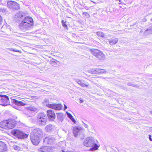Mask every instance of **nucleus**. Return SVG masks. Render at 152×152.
<instances>
[{"instance_id": "nucleus-1", "label": "nucleus", "mask_w": 152, "mask_h": 152, "mask_svg": "<svg viewBox=\"0 0 152 152\" xmlns=\"http://www.w3.org/2000/svg\"><path fill=\"white\" fill-rule=\"evenodd\" d=\"M84 145L87 147H91L90 150L91 151H94L97 150L99 147L95 143L94 138L92 137H86L83 142Z\"/></svg>"}, {"instance_id": "nucleus-2", "label": "nucleus", "mask_w": 152, "mask_h": 152, "mask_svg": "<svg viewBox=\"0 0 152 152\" xmlns=\"http://www.w3.org/2000/svg\"><path fill=\"white\" fill-rule=\"evenodd\" d=\"M33 25L32 18L30 17H26L22 20L19 25L20 27L22 29H28Z\"/></svg>"}, {"instance_id": "nucleus-3", "label": "nucleus", "mask_w": 152, "mask_h": 152, "mask_svg": "<svg viewBox=\"0 0 152 152\" xmlns=\"http://www.w3.org/2000/svg\"><path fill=\"white\" fill-rule=\"evenodd\" d=\"M16 124L15 120L9 119L0 123V127L5 129H8L13 128Z\"/></svg>"}, {"instance_id": "nucleus-4", "label": "nucleus", "mask_w": 152, "mask_h": 152, "mask_svg": "<svg viewBox=\"0 0 152 152\" xmlns=\"http://www.w3.org/2000/svg\"><path fill=\"white\" fill-rule=\"evenodd\" d=\"M92 54L100 60L104 59V55L101 51L96 49H94L91 50Z\"/></svg>"}, {"instance_id": "nucleus-5", "label": "nucleus", "mask_w": 152, "mask_h": 152, "mask_svg": "<svg viewBox=\"0 0 152 152\" xmlns=\"http://www.w3.org/2000/svg\"><path fill=\"white\" fill-rule=\"evenodd\" d=\"M0 100L1 102V104L4 106L8 105L10 103L8 97L6 95H0Z\"/></svg>"}, {"instance_id": "nucleus-6", "label": "nucleus", "mask_w": 152, "mask_h": 152, "mask_svg": "<svg viewBox=\"0 0 152 152\" xmlns=\"http://www.w3.org/2000/svg\"><path fill=\"white\" fill-rule=\"evenodd\" d=\"M7 6L10 8L16 10H18L20 8L19 5L18 4L12 1L8 2Z\"/></svg>"}, {"instance_id": "nucleus-7", "label": "nucleus", "mask_w": 152, "mask_h": 152, "mask_svg": "<svg viewBox=\"0 0 152 152\" xmlns=\"http://www.w3.org/2000/svg\"><path fill=\"white\" fill-rule=\"evenodd\" d=\"M46 106L50 108L57 110H61L62 107L61 104H46Z\"/></svg>"}, {"instance_id": "nucleus-8", "label": "nucleus", "mask_w": 152, "mask_h": 152, "mask_svg": "<svg viewBox=\"0 0 152 152\" xmlns=\"http://www.w3.org/2000/svg\"><path fill=\"white\" fill-rule=\"evenodd\" d=\"M89 72L90 73L94 74H102L106 72L105 69H93L90 70Z\"/></svg>"}, {"instance_id": "nucleus-9", "label": "nucleus", "mask_w": 152, "mask_h": 152, "mask_svg": "<svg viewBox=\"0 0 152 152\" xmlns=\"http://www.w3.org/2000/svg\"><path fill=\"white\" fill-rule=\"evenodd\" d=\"M47 115L48 118L51 121H53L56 118V115L54 111L50 110L47 111Z\"/></svg>"}, {"instance_id": "nucleus-10", "label": "nucleus", "mask_w": 152, "mask_h": 152, "mask_svg": "<svg viewBox=\"0 0 152 152\" xmlns=\"http://www.w3.org/2000/svg\"><path fill=\"white\" fill-rule=\"evenodd\" d=\"M30 138L33 144L34 145H38L37 137L32 133L30 134Z\"/></svg>"}, {"instance_id": "nucleus-11", "label": "nucleus", "mask_w": 152, "mask_h": 152, "mask_svg": "<svg viewBox=\"0 0 152 152\" xmlns=\"http://www.w3.org/2000/svg\"><path fill=\"white\" fill-rule=\"evenodd\" d=\"M83 129L79 126H75L73 128V133L75 137H76L79 132Z\"/></svg>"}, {"instance_id": "nucleus-12", "label": "nucleus", "mask_w": 152, "mask_h": 152, "mask_svg": "<svg viewBox=\"0 0 152 152\" xmlns=\"http://www.w3.org/2000/svg\"><path fill=\"white\" fill-rule=\"evenodd\" d=\"M55 139L52 137L48 136L45 138L44 142L48 144H51L54 142Z\"/></svg>"}, {"instance_id": "nucleus-13", "label": "nucleus", "mask_w": 152, "mask_h": 152, "mask_svg": "<svg viewBox=\"0 0 152 152\" xmlns=\"http://www.w3.org/2000/svg\"><path fill=\"white\" fill-rule=\"evenodd\" d=\"M7 150V147L6 144L0 141V152H6Z\"/></svg>"}, {"instance_id": "nucleus-14", "label": "nucleus", "mask_w": 152, "mask_h": 152, "mask_svg": "<svg viewBox=\"0 0 152 152\" xmlns=\"http://www.w3.org/2000/svg\"><path fill=\"white\" fill-rule=\"evenodd\" d=\"M47 121V118H39V126H44L46 124Z\"/></svg>"}, {"instance_id": "nucleus-15", "label": "nucleus", "mask_w": 152, "mask_h": 152, "mask_svg": "<svg viewBox=\"0 0 152 152\" xmlns=\"http://www.w3.org/2000/svg\"><path fill=\"white\" fill-rule=\"evenodd\" d=\"M45 129L47 132H53V130H56L55 126L51 125H49L47 126L46 127Z\"/></svg>"}, {"instance_id": "nucleus-16", "label": "nucleus", "mask_w": 152, "mask_h": 152, "mask_svg": "<svg viewBox=\"0 0 152 152\" xmlns=\"http://www.w3.org/2000/svg\"><path fill=\"white\" fill-rule=\"evenodd\" d=\"M75 81L78 84L80 85L82 87H88L89 85V84L88 83H83L84 81L83 80H79L78 79H76L75 80Z\"/></svg>"}, {"instance_id": "nucleus-17", "label": "nucleus", "mask_w": 152, "mask_h": 152, "mask_svg": "<svg viewBox=\"0 0 152 152\" xmlns=\"http://www.w3.org/2000/svg\"><path fill=\"white\" fill-rule=\"evenodd\" d=\"M108 42L110 45H113L116 43L118 41V39L115 38L114 39H108Z\"/></svg>"}, {"instance_id": "nucleus-18", "label": "nucleus", "mask_w": 152, "mask_h": 152, "mask_svg": "<svg viewBox=\"0 0 152 152\" xmlns=\"http://www.w3.org/2000/svg\"><path fill=\"white\" fill-rule=\"evenodd\" d=\"M12 102L13 103L18 106H24L26 104L25 103L22 102L18 101L15 99H13L12 100Z\"/></svg>"}, {"instance_id": "nucleus-19", "label": "nucleus", "mask_w": 152, "mask_h": 152, "mask_svg": "<svg viewBox=\"0 0 152 152\" xmlns=\"http://www.w3.org/2000/svg\"><path fill=\"white\" fill-rule=\"evenodd\" d=\"M28 137V135L25 133L20 131V133L18 135V138L20 139Z\"/></svg>"}, {"instance_id": "nucleus-20", "label": "nucleus", "mask_w": 152, "mask_h": 152, "mask_svg": "<svg viewBox=\"0 0 152 152\" xmlns=\"http://www.w3.org/2000/svg\"><path fill=\"white\" fill-rule=\"evenodd\" d=\"M28 137V135L25 133L20 131V133L18 135V138L20 139Z\"/></svg>"}, {"instance_id": "nucleus-21", "label": "nucleus", "mask_w": 152, "mask_h": 152, "mask_svg": "<svg viewBox=\"0 0 152 152\" xmlns=\"http://www.w3.org/2000/svg\"><path fill=\"white\" fill-rule=\"evenodd\" d=\"M41 152H49V148L47 146H42L40 150Z\"/></svg>"}, {"instance_id": "nucleus-22", "label": "nucleus", "mask_w": 152, "mask_h": 152, "mask_svg": "<svg viewBox=\"0 0 152 152\" xmlns=\"http://www.w3.org/2000/svg\"><path fill=\"white\" fill-rule=\"evenodd\" d=\"M20 131L18 130H13L12 131L11 133L13 135L18 137Z\"/></svg>"}, {"instance_id": "nucleus-23", "label": "nucleus", "mask_w": 152, "mask_h": 152, "mask_svg": "<svg viewBox=\"0 0 152 152\" xmlns=\"http://www.w3.org/2000/svg\"><path fill=\"white\" fill-rule=\"evenodd\" d=\"M67 115L68 117L75 123H76V121L74 118H73L72 115L69 113L66 112Z\"/></svg>"}, {"instance_id": "nucleus-24", "label": "nucleus", "mask_w": 152, "mask_h": 152, "mask_svg": "<svg viewBox=\"0 0 152 152\" xmlns=\"http://www.w3.org/2000/svg\"><path fill=\"white\" fill-rule=\"evenodd\" d=\"M152 32L149 28L145 30L143 33V34L147 36L152 34Z\"/></svg>"}, {"instance_id": "nucleus-25", "label": "nucleus", "mask_w": 152, "mask_h": 152, "mask_svg": "<svg viewBox=\"0 0 152 152\" xmlns=\"http://www.w3.org/2000/svg\"><path fill=\"white\" fill-rule=\"evenodd\" d=\"M12 147L15 150L18 151H20L22 149L21 147L19 145H14Z\"/></svg>"}, {"instance_id": "nucleus-26", "label": "nucleus", "mask_w": 152, "mask_h": 152, "mask_svg": "<svg viewBox=\"0 0 152 152\" xmlns=\"http://www.w3.org/2000/svg\"><path fill=\"white\" fill-rule=\"evenodd\" d=\"M40 118H47L46 116L45 115L42 113H39V118L40 119Z\"/></svg>"}, {"instance_id": "nucleus-27", "label": "nucleus", "mask_w": 152, "mask_h": 152, "mask_svg": "<svg viewBox=\"0 0 152 152\" xmlns=\"http://www.w3.org/2000/svg\"><path fill=\"white\" fill-rule=\"evenodd\" d=\"M40 64H41V66H42V67L41 68H40V69H41L42 71H43V70H44L45 69V67L46 66V63H42Z\"/></svg>"}, {"instance_id": "nucleus-28", "label": "nucleus", "mask_w": 152, "mask_h": 152, "mask_svg": "<svg viewBox=\"0 0 152 152\" xmlns=\"http://www.w3.org/2000/svg\"><path fill=\"white\" fill-rule=\"evenodd\" d=\"M97 35L99 36L103 37L104 35V33L102 32L99 31L96 32Z\"/></svg>"}, {"instance_id": "nucleus-29", "label": "nucleus", "mask_w": 152, "mask_h": 152, "mask_svg": "<svg viewBox=\"0 0 152 152\" xmlns=\"http://www.w3.org/2000/svg\"><path fill=\"white\" fill-rule=\"evenodd\" d=\"M63 27L67 29V26L66 24V22L64 20H63L61 21Z\"/></svg>"}, {"instance_id": "nucleus-30", "label": "nucleus", "mask_w": 152, "mask_h": 152, "mask_svg": "<svg viewBox=\"0 0 152 152\" xmlns=\"http://www.w3.org/2000/svg\"><path fill=\"white\" fill-rule=\"evenodd\" d=\"M15 16L16 17L20 18L21 17L23 16V15L22 13L20 12L16 14Z\"/></svg>"}, {"instance_id": "nucleus-31", "label": "nucleus", "mask_w": 152, "mask_h": 152, "mask_svg": "<svg viewBox=\"0 0 152 152\" xmlns=\"http://www.w3.org/2000/svg\"><path fill=\"white\" fill-rule=\"evenodd\" d=\"M9 49L11 51H14V52H19L20 53H21V52L20 50H15L13 48H9Z\"/></svg>"}, {"instance_id": "nucleus-32", "label": "nucleus", "mask_w": 152, "mask_h": 152, "mask_svg": "<svg viewBox=\"0 0 152 152\" xmlns=\"http://www.w3.org/2000/svg\"><path fill=\"white\" fill-rule=\"evenodd\" d=\"M83 14L87 17H89V14L87 12H84Z\"/></svg>"}, {"instance_id": "nucleus-33", "label": "nucleus", "mask_w": 152, "mask_h": 152, "mask_svg": "<svg viewBox=\"0 0 152 152\" xmlns=\"http://www.w3.org/2000/svg\"><path fill=\"white\" fill-rule=\"evenodd\" d=\"M127 85L129 86H134V84L131 83H128Z\"/></svg>"}, {"instance_id": "nucleus-34", "label": "nucleus", "mask_w": 152, "mask_h": 152, "mask_svg": "<svg viewBox=\"0 0 152 152\" xmlns=\"http://www.w3.org/2000/svg\"><path fill=\"white\" fill-rule=\"evenodd\" d=\"M83 126L86 128H88V126L85 123H83Z\"/></svg>"}, {"instance_id": "nucleus-35", "label": "nucleus", "mask_w": 152, "mask_h": 152, "mask_svg": "<svg viewBox=\"0 0 152 152\" xmlns=\"http://www.w3.org/2000/svg\"><path fill=\"white\" fill-rule=\"evenodd\" d=\"M49 104V101L48 99H45V104L46 106V104Z\"/></svg>"}, {"instance_id": "nucleus-36", "label": "nucleus", "mask_w": 152, "mask_h": 152, "mask_svg": "<svg viewBox=\"0 0 152 152\" xmlns=\"http://www.w3.org/2000/svg\"><path fill=\"white\" fill-rule=\"evenodd\" d=\"M151 135H149V140H150L151 141H152V139L151 138Z\"/></svg>"}, {"instance_id": "nucleus-37", "label": "nucleus", "mask_w": 152, "mask_h": 152, "mask_svg": "<svg viewBox=\"0 0 152 152\" xmlns=\"http://www.w3.org/2000/svg\"><path fill=\"white\" fill-rule=\"evenodd\" d=\"M80 103H83V101L81 99H80Z\"/></svg>"}, {"instance_id": "nucleus-38", "label": "nucleus", "mask_w": 152, "mask_h": 152, "mask_svg": "<svg viewBox=\"0 0 152 152\" xmlns=\"http://www.w3.org/2000/svg\"><path fill=\"white\" fill-rule=\"evenodd\" d=\"M67 108V107L64 104V110H65Z\"/></svg>"}, {"instance_id": "nucleus-39", "label": "nucleus", "mask_w": 152, "mask_h": 152, "mask_svg": "<svg viewBox=\"0 0 152 152\" xmlns=\"http://www.w3.org/2000/svg\"><path fill=\"white\" fill-rule=\"evenodd\" d=\"M149 29H150V30L151 31L152 33V26L150 27Z\"/></svg>"}, {"instance_id": "nucleus-40", "label": "nucleus", "mask_w": 152, "mask_h": 152, "mask_svg": "<svg viewBox=\"0 0 152 152\" xmlns=\"http://www.w3.org/2000/svg\"><path fill=\"white\" fill-rule=\"evenodd\" d=\"M47 42H50V43H51L52 41H50V40H49L48 41H47Z\"/></svg>"}, {"instance_id": "nucleus-41", "label": "nucleus", "mask_w": 152, "mask_h": 152, "mask_svg": "<svg viewBox=\"0 0 152 152\" xmlns=\"http://www.w3.org/2000/svg\"><path fill=\"white\" fill-rule=\"evenodd\" d=\"M40 132H41V130H39V133Z\"/></svg>"}, {"instance_id": "nucleus-42", "label": "nucleus", "mask_w": 152, "mask_h": 152, "mask_svg": "<svg viewBox=\"0 0 152 152\" xmlns=\"http://www.w3.org/2000/svg\"><path fill=\"white\" fill-rule=\"evenodd\" d=\"M119 4H120V3H119ZM121 4H124V3H121Z\"/></svg>"}, {"instance_id": "nucleus-43", "label": "nucleus", "mask_w": 152, "mask_h": 152, "mask_svg": "<svg viewBox=\"0 0 152 152\" xmlns=\"http://www.w3.org/2000/svg\"><path fill=\"white\" fill-rule=\"evenodd\" d=\"M151 113L152 114V111H151Z\"/></svg>"}, {"instance_id": "nucleus-44", "label": "nucleus", "mask_w": 152, "mask_h": 152, "mask_svg": "<svg viewBox=\"0 0 152 152\" xmlns=\"http://www.w3.org/2000/svg\"><path fill=\"white\" fill-rule=\"evenodd\" d=\"M151 21H152V19H151Z\"/></svg>"}, {"instance_id": "nucleus-45", "label": "nucleus", "mask_w": 152, "mask_h": 152, "mask_svg": "<svg viewBox=\"0 0 152 152\" xmlns=\"http://www.w3.org/2000/svg\"><path fill=\"white\" fill-rule=\"evenodd\" d=\"M1 0H0V1H1Z\"/></svg>"}]
</instances>
